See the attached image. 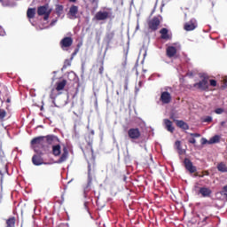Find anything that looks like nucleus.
<instances>
[{"instance_id":"nucleus-2","label":"nucleus","mask_w":227,"mask_h":227,"mask_svg":"<svg viewBox=\"0 0 227 227\" xmlns=\"http://www.w3.org/2000/svg\"><path fill=\"white\" fill-rule=\"evenodd\" d=\"M43 143H45V137H37L32 139L31 145L35 153H39V155H42V151L38 150V146H43Z\"/></svg>"},{"instance_id":"nucleus-33","label":"nucleus","mask_w":227,"mask_h":227,"mask_svg":"<svg viewBox=\"0 0 227 227\" xmlns=\"http://www.w3.org/2000/svg\"><path fill=\"white\" fill-rule=\"evenodd\" d=\"M189 143H191L192 145H196V138L195 137L189 138Z\"/></svg>"},{"instance_id":"nucleus-18","label":"nucleus","mask_w":227,"mask_h":227,"mask_svg":"<svg viewBox=\"0 0 227 227\" xmlns=\"http://www.w3.org/2000/svg\"><path fill=\"white\" fill-rule=\"evenodd\" d=\"M52 153L55 157L61 155V145H59V144H55L52 145Z\"/></svg>"},{"instance_id":"nucleus-26","label":"nucleus","mask_w":227,"mask_h":227,"mask_svg":"<svg viewBox=\"0 0 227 227\" xmlns=\"http://www.w3.org/2000/svg\"><path fill=\"white\" fill-rule=\"evenodd\" d=\"M160 35L163 40H168V38H169V35H168V28H162L160 30Z\"/></svg>"},{"instance_id":"nucleus-30","label":"nucleus","mask_w":227,"mask_h":227,"mask_svg":"<svg viewBox=\"0 0 227 227\" xmlns=\"http://www.w3.org/2000/svg\"><path fill=\"white\" fill-rule=\"evenodd\" d=\"M215 113V114H223V113H224V108H216Z\"/></svg>"},{"instance_id":"nucleus-24","label":"nucleus","mask_w":227,"mask_h":227,"mask_svg":"<svg viewBox=\"0 0 227 227\" xmlns=\"http://www.w3.org/2000/svg\"><path fill=\"white\" fill-rule=\"evenodd\" d=\"M220 139H221V137H219L218 135H215V137L209 139L208 145H214L215 143H219Z\"/></svg>"},{"instance_id":"nucleus-49","label":"nucleus","mask_w":227,"mask_h":227,"mask_svg":"<svg viewBox=\"0 0 227 227\" xmlns=\"http://www.w3.org/2000/svg\"><path fill=\"white\" fill-rule=\"evenodd\" d=\"M7 102H10V98L7 99Z\"/></svg>"},{"instance_id":"nucleus-31","label":"nucleus","mask_w":227,"mask_h":227,"mask_svg":"<svg viewBox=\"0 0 227 227\" xmlns=\"http://www.w3.org/2000/svg\"><path fill=\"white\" fill-rule=\"evenodd\" d=\"M6 116V111L0 109V119L3 120Z\"/></svg>"},{"instance_id":"nucleus-27","label":"nucleus","mask_w":227,"mask_h":227,"mask_svg":"<svg viewBox=\"0 0 227 227\" xmlns=\"http://www.w3.org/2000/svg\"><path fill=\"white\" fill-rule=\"evenodd\" d=\"M7 227H13L15 226V218H9L6 221Z\"/></svg>"},{"instance_id":"nucleus-6","label":"nucleus","mask_w":227,"mask_h":227,"mask_svg":"<svg viewBox=\"0 0 227 227\" xmlns=\"http://www.w3.org/2000/svg\"><path fill=\"white\" fill-rule=\"evenodd\" d=\"M177 51H180V44L175 43L172 46H168L167 48V56L168 58H173L175 56V54H176Z\"/></svg>"},{"instance_id":"nucleus-40","label":"nucleus","mask_w":227,"mask_h":227,"mask_svg":"<svg viewBox=\"0 0 227 227\" xmlns=\"http://www.w3.org/2000/svg\"><path fill=\"white\" fill-rule=\"evenodd\" d=\"M224 125H226V121H222L221 122V127H224Z\"/></svg>"},{"instance_id":"nucleus-15","label":"nucleus","mask_w":227,"mask_h":227,"mask_svg":"<svg viewBox=\"0 0 227 227\" xmlns=\"http://www.w3.org/2000/svg\"><path fill=\"white\" fill-rule=\"evenodd\" d=\"M44 137H45L48 145H58V143H59V139L56 136L49 135Z\"/></svg>"},{"instance_id":"nucleus-42","label":"nucleus","mask_w":227,"mask_h":227,"mask_svg":"<svg viewBox=\"0 0 227 227\" xmlns=\"http://www.w3.org/2000/svg\"><path fill=\"white\" fill-rule=\"evenodd\" d=\"M187 75H188L189 77H191V76L192 75V73H188Z\"/></svg>"},{"instance_id":"nucleus-47","label":"nucleus","mask_w":227,"mask_h":227,"mask_svg":"<svg viewBox=\"0 0 227 227\" xmlns=\"http://www.w3.org/2000/svg\"><path fill=\"white\" fill-rule=\"evenodd\" d=\"M84 206H85V208H86V207H87V203L86 202L84 203Z\"/></svg>"},{"instance_id":"nucleus-20","label":"nucleus","mask_w":227,"mask_h":227,"mask_svg":"<svg viewBox=\"0 0 227 227\" xmlns=\"http://www.w3.org/2000/svg\"><path fill=\"white\" fill-rule=\"evenodd\" d=\"M56 84H57V87H56L57 91H61L65 90V87L67 86V80H62L57 82Z\"/></svg>"},{"instance_id":"nucleus-36","label":"nucleus","mask_w":227,"mask_h":227,"mask_svg":"<svg viewBox=\"0 0 227 227\" xmlns=\"http://www.w3.org/2000/svg\"><path fill=\"white\" fill-rule=\"evenodd\" d=\"M191 136L192 137H200L201 135L200 133H192Z\"/></svg>"},{"instance_id":"nucleus-44","label":"nucleus","mask_w":227,"mask_h":227,"mask_svg":"<svg viewBox=\"0 0 227 227\" xmlns=\"http://www.w3.org/2000/svg\"><path fill=\"white\" fill-rule=\"evenodd\" d=\"M136 29H139V23H137Z\"/></svg>"},{"instance_id":"nucleus-35","label":"nucleus","mask_w":227,"mask_h":227,"mask_svg":"<svg viewBox=\"0 0 227 227\" xmlns=\"http://www.w3.org/2000/svg\"><path fill=\"white\" fill-rule=\"evenodd\" d=\"M92 4H95V6H98V0H90Z\"/></svg>"},{"instance_id":"nucleus-8","label":"nucleus","mask_w":227,"mask_h":227,"mask_svg":"<svg viewBox=\"0 0 227 227\" xmlns=\"http://www.w3.org/2000/svg\"><path fill=\"white\" fill-rule=\"evenodd\" d=\"M128 135L130 139H139V137H141V131H139L137 128L129 129Z\"/></svg>"},{"instance_id":"nucleus-38","label":"nucleus","mask_w":227,"mask_h":227,"mask_svg":"<svg viewBox=\"0 0 227 227\" xmlns=\"http://www.w3.org/2000/svg\"><path fill=\"white\" fill-rule=\"evenodd\" d=\"M2 6L6 7V6H10V4H8V3L6 2H3Z\"/></svg>"},{"instance_id":"nucleus-28","label":"nucleus","mask_w":227,"mask_h":227,"mask_svg":"<svg viewBox=\"0 0 227 227\" xmlns=\"http://www.w3.org/2000/svg\"><path fill=\"white\" fill-rule=\"evenodd\" d=\"M113 38H114V32L112 31V32H108L106 34V40L109 42H111V40H113Z\"/></svg>"},{"instance_id":"nucleus-48","label":"nucleus","mask_w":227,"mask_h":227,"mask_svg":"<svg viewBox=\"0 0 227 227\" xmlns=\"http://www.w3.org/2000/svg\"><path fill=\"white\" fill-rule=\"evenodd\" d=\"M100 74H102V68L100 69Z\"/></svg>"},{"instance_id":"nucleus-43","label":"nucleus","mask_w":227,"mask_h":227,"mask_svg":"<svg viewBox=\"0 0 227 227\" xmlns=\"http://www.w3.org/2000/svg\"><path fill=\"white\" fill-rule=\"evenodd\" d=\"M70 1V3H75V1H77V0H69Z\"/></svg>"},{"instance_id":"nucleus-32","label":"nucleus","mask_w":227,"mask_h":227,"mask_svg":"<svg viewBox=\"0 0 227 227\" xmlns=\"http://www.w3.org/2000/svg\"><path fill=\"white\" fill-rule=\"evenodd\" d=\"M203 121L205 123H210V121H212V116H207L206 118H204Z\"/></svg>"},{"instance_id":"nucleus-9","label":"nucleus","mask_w":227,"mask_h":227,"mask_svg":"<svg viewBox=\"0 0 227 227\" xmlns=\"http://www.w3.org/2000/svg\"><path fill=\"white\" fill-rule=\"evenodd\" d=\"M198 27V22L195 19H192L189 22L184 24L185 31H194Z\"/></svg>"},{"instance_id":"nucleus-46","label":"nucleus","mask_w":227,"mask_h":227,"mask_svg":"<svg viewBox=\"0 0 227 227\" xmlns=\"http://www.w3.org/2000/svg\"><path fill=\"white\" fill-rule=\"evenodd\" d=\"M141 84H143V82H139V86H141Z\"/></svg>"},{"instance_id":"nucleus-37","label":"nucleus","mask_w":227,"mask_h":227,"mask_svg":"<svg viewBox=\"0 0 227 227\" xmlns=\"http://www.w3.org/2000/svg\"><path fill=\"white\" fill-rule=\"evenodd\" d=\"M56 22H58V19L53 20L51 22L50 26H56Z\"/></svg>"},{"instance_id":"nucleus-1","label":"nucleus","mask_w":227,"mask_h":227,"mask_svg":"<svg viewBox=\"0 0 227 227\" xmlns=\"http://www.w3.org/2000/svg\"><path fill=\"white\" fill-rule=\"evenodd\" d=\"M114 16H113V9L104 7L100 11H98L95 16V20H107V19H113Z\"/></svg>"},{"instance_id":"nucleus-39","label":"nucleus","mask_w":227,"mask_h":227,"mask_svg":"<svg viewBox=\"0 0 227 227\" xmlns=\"http://www.w3.org/2000/svg\"><path fill=\"white\" fill-rule=\"evenodd\" d=\"M207 143H208V141L206 138H203L202 145H207Z\"/></svg>"},{"instance_id":"nucleus-41","label":"nucleus","mask_w":227,"mask_h":227,"mask_svg":"<svg viewBox=\"0 0 227 227\" xmlns=\"http://www.w3.org/2000/svg\"><path fill=\"white\" fill-rule=\"evenodd\" d=\"M75 54H77V51H74V52L72 54L71 59H74V56H75Z\"/></svg>"},{"instance_id":"nucleus-29","label":"nucleus","mask_w":227,"mask_h":227,"mask_svg":"<svg viewBox=\"0 0 227 227\" xmlns=\"http://www.w3.org/2000/svg\"><path fill=\"white\" fill-rule=\"evenodd\" d=\"M56 12H57L58 15H61V12H63V5H57Z\"/></svg>"},{"instance_id":"nucleus-10","label":"nucleus","mask_w":227,"mask_h":227,"mask_svg":"<svg viewBox=\"0 0 227 227\" xmlns=\"http://www.w3.org/2000/svg\"><path fill=\"white\" fill-rule=\"evenodd\" d=\"M74 43L72 37H65L60 41V45L63 51H67V47H70Z\"/></svg>"},{"instance_id":"nucleus-17","label":"nucleus","mask_w":227,"mask_h":227,"mask_svg":"<svg viewBox=\"0 0 227 227\" xmlns=\"http://www.w3.org/2000/svg\"><path fill=\"white\" fill-rule=\"evenodd\" d=\"M32 162L35 166H42L43 164V159L42 156L35 154L32 157Z\"/></svg>"},{"instance_id":"nucleus-16","label":"nucleus","mask_w":227,"mask_h":227,"mask_svg":"<svg viewBox=\"0 0 227 227\" xmlns=\"http://www.w3.org/2000/svg\"><path fill=\"white\" fill-rule=\"evenodd\" d=\"M184 166L190 173H195L196 172V167L192 166V162L190 161L189 159L184 160Z\"/></svg>"},{"instance_id":"nucleus-25","label":"nucleus","mask_w":227,"mask_h":227,"mask_svg":"<svg viewBox=\"0 0 227 227\" xmlns=\"http://www.w3.org/2000/svg\"><path fill=\"white\" fill-rule=\"evenodd\" d=\"M177 127H180V129H184V130H187L189 129V126L187 123L184 122V121H177L176 122Z\"/></svg>"},{"instance_id":"nucleus-13","label":"nucleus","mask_w":227,"mask_h":227,"mask_svg":"<svg viewBox=\"0 0 227 227\" xmlns=\"http://www.w3.org/2000/svg\"><path fill=\"white\" fill-rule=\"evenodd\" d=\"M68 159V149L67 147L63 148V153L60 158L57 160V164H63Z\"/></svg>"},{"instance_id":"nucleus-21","label":"nucleus","mask_w":227,"mask_h":227,"mask_svg":"<svg viewBox=\"0 0 227 227\" xmlns=\"http://www.w3.org/2000/svg\"><path fill=\"white\" fill-rule=\"evenodd\" d=\"M35 15H36V9L35 8H29L27 11V17L28 19H35Z\"/></svg>"},{"instance_id":"nucleus-45","label":"nucleus","mask_w":227,"mask_h":227,"mask_svg":"<svg viewBox=\"0 0 227 227\" xmlns=\"http://www.w3.org/2000/svg\"><path fill=\"white\" fill-rule=\"evenodd\" d=\"M4 2V1H3V0H0V3H1V4H3Z\"/></svg>"},{"instance_id":"nucleus-34","label":"nucleus","mask_w":227,"mask_h":227,"mask_svg":"<svg viewBox=\"0 0 227 227\" xmlns=\"http://www.w3.org/2000/svg\"><path fill=\"white\" fill-rule=\"evenodd\" d=\"M210 86H217V82H215V80H210Z\"/></svg>"},{"instance_id":"nucleus-7","label":"nucleus","mask_w":227,"mask_h":227,"mask_svg":"<svg viewBox=\"0 0 227 227\" xmlns=\"http://www.w3.org/2000/svg\"><path fill=\"white\" fill-rule=\"evenodd\" d=\"M77 13H79V7L77 5H72L67 13V17L71 20H74L77 19Z\"/></svg>"},{"instance_id":"nucleus-12","label":"nucleus","mask_w":227,"mask_h":227,"mask_svg":"<svg viewBox=\"0 0 227 227\" xmlns=\"http://www.w3.org/2000/svg\"><path fill=\"white\" fill-rule=\"evenodd\" d=\"M160 24V20H159V18H153L149 21L148 26L153 31H156Z\"/></svg>"},{"instance_id":"nucleus-14","label":"nucleus","mask_w":227,"mask_h":227,"mask_svg":"<svg viewBox=\"0 0 227 227\" xmlns=\"http://www.w3.org/2000/svg\"><path fill=\"white\" fill-rule=\"evenodd\" d=\"M160 100L162 104H169L171 102V94L168 91H164L161 93Z\"/></svg>"},{"instance_id":"nucleus-4","label":"nucleus","mask_w":227,"mask_h":227,"mask_svg":"<svg viewBox=\"0 0 227 227\" xmlns=\"http://www.w3.org/2000/svg\"><path fill=\"white\" fill-rule=\"evenodd\" d=\"M193 88H196V90H200L201 91H205L208 88V79L204 77L201 81L193 84Z\"/></svg>"},{"instance_id":"nucleus-22","label":"nucleus","mask_w":227,"mask_h":227,"mask_svg":"<svg viewBox=\"0 0 227 227\" xmlns=\"http://www.w3.org/2000/svg\"><path fill=\"white\" fill-rule=\"evenodd\" d=\"M175 145L176 147V150L179 153V155H184L185 153V150L182 149V143L180 141H176Z\"/></svg>"},{"instance_id":"nucleus-50","label":"nucleus","mask_w":227,"mask_h":227,"mask_svg":"<svg viewBox=\"0 0 227 227\" xmlns=\"http://www.w3.org/2000/svg\"><path fill=\"white\" fill-rule=\"evenodd\" d=\"M51 97V98H54V97L52 95Z\"/></svg>"},{"instance_id":"nucleus-3","label":"nucleus","mask_w":227,"mask_h":227,"mask_svg":"<svg viewBox=\"0 0 227 227\" xmlns=\"http://www.w3.org/2000/svg\"><path fill=\"white\" fill-rule=\"evenodd\" d=\"M51 12H52V10L49 9V5H43L37 9V14L39 16L44 15V20H49Z\"/></svg>"},{"instance_id":"nucleus-5","label":"nucleus","mask_w":227,"mask_h":227,"mask_svg":"<svg viewBox=\"0 0 227 227\" xmlns=\"http://www.w3.org/2000/svg\"><path fill=\"white\" fill-rule=\"evenodd\" d=\"M91 182H93V169H91V165L88 166V183L86 187L84 188V194L89 192L90 188L91 187Z\"/></svg>"},{"instance_id":"nucleus-11","label":"nucleus","mask_w":227,"mask_h":227,"mask_svg":"<svg viewBox=\"0 0 227 227\" xmlns=\"http://www.w3.org/2000/svg\"><path fill=\"white\" fill-rule=\"evenodd\" d=\"M199 194H201L202 198H210L212 196V190L208 187H200Z\"/></svg>"},{"instance_id":"nucleus-23","label":"nucleus","mask_w":227,"mask_h":227,"mask_svg":"<svg viewBox=\"0 0 227 227\" xmlns=\"http://www.w3.org/2000/svg\"><path fill=\"white\" fill-rule=\"evenodd\" d=\"M217 169L221 173H227V167H226V164H224V162L218 163Z\"/></svg>"},{"instance_id":"nucleus-19","label":"nucleus","mask_w":227,"mask_h":227,"mask_svg":"<svg viewBox=\"0 0 227 227\" xmlns=\"http://www.w3.org/2000/svg\"><path fill=\"white\" fill-rule=\"evenodd\" d=\"M164 125L165 129H167L168 132H173L175 130V128H173V122H171V121L165 119Z\"/></svg>"}]
</instances>
